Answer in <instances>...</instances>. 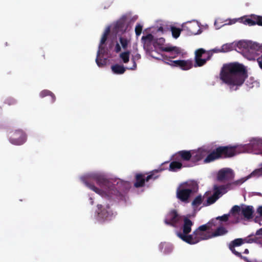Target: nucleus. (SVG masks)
Returning <instances> with one entry per match:
<instances>
[{
	"mask_svg": "<svg viewBox=\"0 0 262 262\" xmlns=\"http://www.w3.org/2000/svg\"><path fill=\"white\" fill-rule=\"evenodd\" d=\"M164 34L162 27L152 28L150 33L142 37L143 48L151 57L162 60L165 63L172 67H179L182 70H188L193 66L192 60L171 59L177 57L182 54L181 49L171 45H165V39L161 37Z\"/></svg>",
	"mask_w": 262,
	"mask_h": 262,
	"instance_id": "nucleus-1",
	"label": "nucleus"
},
{
	"mask_svg": "<svg viewBox=\"0 0 262 262\" xmlns=\"http://www.w3.org/2000/svg\"><path fill=\"white\" fill-rule=\"evenodd\" d=\"M84 185L106 200L115 199L128 186L127 182L119 179L115 184L105 178L103 173L99 171H90L79 177Z\"/></svg>",
	"mask_w": 262,
	"mask_h": 262,
	"instance_id": "nucleus-2",
	"label": "nucleus"
},
{
	"mask_svg": "<svg viewBox=\"0 0 262 262\" xmlns=\"http://www.w3.org/2000/svg\"><path fill=\"white\" fill-rule=\"evenodd\" d=\"M110 27H106L101 37L95 59L98 67L106 64L107 59L112 52L116 53L126 50L131 42V33L118 34L115 37L108 38Z\"/></svg>",
	"mask_w": 262,
	"mask_h": 262,
	"instance_id": "nucleus-3",
	"label": "nucleus"
},
{
	"mask_svg": "<svg viewBox=\"0 0 262 262\" xmlns=\"http://www.w3.org/2000/svg\"><path fill=\"white\" fill-rule=\"evenodd\" d=\"M247 77V68L238 62L224 64L220 74V79L231 91L237 90Z\"/></svg>",
	"mask_w": 262,
	"mask_h": 262,
	"instance_id": "nucleus-4",
	"label": "nucleus"
},
{
	"mask_svg": "<svg viewBox=\"0 0 262 262\" xmlns=\"http://www.w3.org/2000/svg\"><path fill=\"white\" fill-rule=\"evenodd\" d=\"M192 225L193 223L190 219L188 217L184 218L181 230L176 233L177 236L190 245H194L201 241L212 237L211 234V231L213 229L212 222H209L206 224L200 226L192 234H190Z\"/></svg>",
	"mask_w": 262,
	"mask_h": 262,
	"instance_id": "nucleus-5",
	"label": "nucleus"
},
{
	"mask_svg": "<svg viewBox=\"0 0 262 262\" xmlns=\"http://www.w3.org/2000/svg\"><path fill=\"white\" fill-rule=\"evenodd\" d=\"M249 143L243 144V146H245L244 152L262 155V137H252L249 139ZM261 176H262V163L259 165L258 168L253 170L250 174L236 181V184H242L250 178H257Z\"/></svg>",
	"mask_w": 262,
	"mask_h": 262,
	"instance_id": "nucleus-6",
	"label": "nucleus"
},
{
	"mask_svg": "<svg viewBox=\"0 0 262 262\" xmlns=\"http://www.w3.org/2000/svg\"><path fill=\"white\" fill-rule=\"evenodd\" d=\"M238 49L243 56L249 60L257 59L259 67L262 69V43L251 40L238 41Z\"/></svg>",
	"mask_w": 262,
	"mask_h": 262,
	"instance_id": "nucleus-7",
	"label": "nucleus"
},
{
	"mask_svg": "<svg viewBox=\"0 0 262 262\" xmlns=\"http://www.w3.org/2000/svg\"><path fill=\"white\" fill-rule=\"evenodd\" d=\"M244 147L242 144H235L233 146L219 147L207 156L204 160V162L208 163L220 158H230L245 152Z\"/></svg>",
	"mask_w": 262,
	"mask_h": 262,
	"instance_id": "nucleus-8",
	"label": "nucleus"
},
{
	"mask_svg": "<svg viewBox=\"0 0 262 262\" xmlns=\"http://www.w3.org/2000/svg\"><path fill=\"white\" fill-rule=\"evenodd\" d=\"M196 189L197 184L194 181H188L182 183L177 189V198L184 203H188Z\"/></svg>",
	"mask_w": 262,
	"mask_h": 262,
	"instance_id": "nucleus-9",
	"label": "nucleus"
},
{
	"mask_svg": "<svg viewBox=\"0 0 262 262\" xmlns=\"http://www.w3.org/2000/svg\"><path fill=\"white\" fill-rule=\"evenodd\" d=\"M116 215V212L110 205L100 204L97 206L93 219L99 223H103L113 220Z\"/></svg>",
	"mask_w": 262,
	"mask_h": 262,
	"instance_id": "nucleus-10",
	"label": "nucleus"
},
{
	"mask_svg": "<svg viewBox=\"0 0 262 262\" xmlns=\"http://www.w3.org/2000/svg\"><path fill=\"white\" fill-rule=\"evenodd\" d=\"M256 236L262 235V228L257 230L255 233ZM255 243L262 248V242L261 238L259 237L255 236L251 237V236L244 238H237L232 242L229 245L230 250L236 256H241V253L238 252L236 250V248H238L241 245L244 243Z\"/></svg>",
	"mask_w": 262,
	"mask_h": 262,
	"instance_id": "nucleus-11",
	"label": "nucleus"
},
{
	"mask_svg": "<svg viewBox=\"0 0 262 262\" xmlns=\"http://www.w3.org/2000/svg\"><path fill=\"white\" fill-rule=\"evenodd\" d=\"M8 141L12 145L20 146L27 140L26 133L22 129H16L10 131L8 134Z\"/></svg>",
	"mask_w": 262,
	"mask_h": 262,
	"instance_id": "nucleus-12",
	"label": "nucleus"
},
{
	"mask_svg": "<svg viewBox=\"0 0 262 262\" xmlns=\"http://www.w3.org/2000/svg\"><path fill=\"white\" fill-rule=\"evenodd\" d=\"M253 212V206L243 204L240 206L235 205L231 209V212L233 214V216L237 217L236 222L239 221V219L237 216L239 215H243L246 219L252 218Z\"/></svg>",
	"mask_w": 262,
	"mask_h": 262,
	"instance_id": "nucleus-13",
	"label": "nucleus"
},
{
	"mask_svg": "<svg viewBox=\"0 0 262 262\" xmlns=\"http://www.w3.org/2000/svg\"><path fill=\"white\" fill-rule=\"evenodd\" d=\"M181 27L182 30L188 35H199L202 32L200 24L196 20L185 22L182 24Z\"/></svg>",
	"mask_w": 262,
	"mask_h": 262,
	"instance_id": "nucleus-14",
	"label": "nucleus"
},
{
	"mask_svg": "<svg viewBox=\"0 0 262 262\" xmlns=\"http://www.w3.org/2000/svg\"><path fill=\"white\" fill-rule=\"evenodd\" d=\"M164 169L165 168L160 166L158 168L151 171L149 174L145 178L143 174L137 173L136 175V182L135 183V186L136 187H142L144 185L145 181L147 182L150 179L155 180L157 179L159 177V174H158V173L163 171Z\"/></svg>",
	"mask_w": 262,
	"mask_h": 262,
	"instance_id": "nucleus-15",
	"label": "nucleus"
},
{
	"mask_svg": "<svg viewBox=\"0 0 262 262\" xmlns=\"http://www.w3.org/2000/svg\"><path fill=\"white\" fill-rule=\"evenodd\" d=\"M108 27H110V29L112 28L118 34H120L119 33H121L120 34L130 33L131 27L129 26L123 16Z\"/></svg>",
	"mask_w": 262,
	"mask_h": 262,
	"instance_id": "nucleus-16",
	"label": "nucleus"
},
{
	"mask_svg": "<svg viewBox=\"0 0 262 262\" xmlns=\"http://www.w3.org/2000/svg\"><path fill=\"white\" fill-rule=\"evenodd\" d=\"M186 217H183L179 214L174 210L170 211L166 215L164 222L167 225L173 227L178 226ZM184 222H183V224Z\"/></svg>",
	"mask_w": 262,
	"mask_h": 262,
	"instance_id": "nucleus-17",
	"label": "nucleus"
},
{
	"mask_svg": "<svg viewBox=\"0 0 262 262\" xmlns=\"http://www.w3.org/2000/svg\"><path fill=\"white\" fill-rule=\"evenodd\" d=\"M227 187L225 186H214V190L212 195L208 196L206 202H205V206L210 205L216 202L223 194L227 192Z\"/></svg>",
	"mask_w": 262,
	"mask_h": 262,
	"instance_id": "nucleus-18",
	"label": "nucleus"
},
{
	"mask_svg": "<svg viewBox=\"0 0 262 262\" xmlns=\"http://www.w3.org/2000/svg\"><path fill=\"white\" fill-rule=\"evenodd\" d=\"M207 51L203 48H200L195 51L194 54V67H200L205 65L206 62L210 60L208 58Z\"/></svg>",
	"mask_w": 262,
	"mask_h": 262,
	"instance_id": "nucleus-19",
	"label": "nucleus"
},
{
	"mask_svg": "<svg viewBox=\"0 0 262 262\" xmlns=\"http://www.w3.org/2000/svg\"><path fill=\"white\" fill-rule=\"evenodd\" d=\"M234 177L233 170L228 167L220 169L216 173V179L222 182L232 179Z\"/></svg>",
	"mask_w": 262,
	"mask_h": 262,
	"instance_id": "nucleus-20",
	"label": "nucleus"
},
{
	"mask_svg": "<svg viewBox=\"0 0 262 262\" xmlns=\"http://www.w3.org/2000/svg\"><path fill=\"white\" fill-rule=\"evenodd\" d=\"M210 148L207 146H203L196 149L192 150V160L194 162H198L203 159L206 156L209 154Z\"/></svg>",
	"mask_w": 262,
	"mask_h": 262,
	"instance_id": "nucleus-21",
	"label": "nucleus"
},
{
	"mask_svg": "<svg viewBox=\"0 0 262 262\" xmlns=\"http://www.w3.org/2000/svg\"><path fill=\"white\" fill-rule=\"evenodd\" d=\"M38 96L40 98H44L46 97H48L49 101L51 103H54L56 99L55 94L52 92L47 89H44L40 91L38 94Z\"/></svg>",
	"mask_w": 262,
	"mask_h": 262,
	"instance_id": "nucleus-22",
	"label": "nucleus"
},
{
	"mask_svg": "<svg viewBox=\"0 0 262 262\" xmlns=\"http://www.w3.org/2000/svg\"><path fill=\"white\" fill-rule=\"evenodd\" d=\"M173 245L168 242H161L158 245L159 250L164 254H169L173 250Z\"/></svg>",
	"mask_w": 262,
	"mask_h": 262,
	"instance_id": "nucleus-23",
	"label": "nucleus"
},
{
	"mask_svg": "<svg viewBox=\"0 0 262 262\" xmlns=\"http://www.w3.org/2000/svg\"><path fill=\"white\" fill-rule=\"evenodd\" d=\"M127 67H125L123 65L115 63L111 66V69L113 74L119 75L125 73Z\"/></svg>",
	"mask_w": 262,
	"mask_h": 262,
	"instance_id": "nucleus-24",
	"label": "nucleus"
},
{
	"mask_svg": "<svg viewBox=\"0 0 262 262\" xmlns=\"http://www.w3.org/2000/svg\"><path fill=\"white\" fill-rule=\"evenodd\" d=\"M190 166H191V165L183 164L179 161H172L170 163L168 169L170 171L176 172L181 169L183 167Z\"/></svg>",
	"mask_w": 262,
	"mask_h": 262,
	"instance_id": "nucleus-25",
	"label": "nucleus"
},
{
	"mask_svg": "<svg viewBox=\"0 0 262 262\" xmlns=\"http://www.w3.org/2000/svg\"><path fill=\"white\" fill-rule=\"evenodd\" d=\"M177 156L184 161H188L191 159H192V150L179 151L177 152Z\"/></svg>",
	"mask_w": 262,
	"mask_h": 262,
	"instance_id": "nucleus-26",
	"label": "nucleus"
},
{
	"mask_svg": "<svg viewBox=\"0 0 262 262\" xmlns=\"http://www.w3.org/2000/svg\"><path fill=\"white\" fill-rule=\"evenodd\" d=\"M238 41H234L231 43H227L221 46V50L222 53L230 52L236 48L238 49Z\"/></svg>",
	"mask_w": 262,
	"mask_h": 262,
	"instance_id": "nucleus-27",
	"label": "nucleus"
},
{
	"mask_svg": "<svg viewBox=\"0 0 262 262\" xmlns=\"http://www.w3.org/2000/svg\"><path fill=\"white\" fill-rule=\"evenodd\" d=\"M122 16L129 26L131 24L136 21L138 18L137 15L133 14L131 13H127Z\"/></svg>",
	"mask_w": 262,
	"mask_h": 262,
	"instance_id": "nucleus-28",
	"label": "nucleus"
},
{
	"mask_svg": "<svg viewBox=\"0 0 262 262\" xmlns=\"http://www.w3.org/2000/svg\"><path fill=\"white\" fill-rule=\"evenodd\" d=\"M119 58L121 62L124 64L127 63L130 59V52L126 51L121 53L119 55Z\"/></svg>",
	"mask_w": 262,
	"mask_h": 262,
	"instance_id": "nucleus-29",
	"label": "nucleus"
},
{
	"mask_svg": "<svg viewBox=\"0 0 262 262\" xmlns=\"http://www.w3.org/2000/svg\"><path fill=\"white\" fill-rule=\"evenodd\" d=\"M205 195H206V194ZM205 195L203 196L198 195L194 198L191 203V205L194 210L198 209V207L202 204L203 201L205 199Z\"/></svg>",
	"mask_w": 262,
	"mask_h": 262,
	"instance_id": "nucleus-30",
	"label": "nucleus"
},
{
	"mask_svg": "<svg viewBox=\"0 0 262 262\" xmlns=\"http://www.w3.org/2000/svg\"><path fill=\"white\" fill-rule=\"evenodd\" d=\"M141 58V56L139 54L137 53L135 55L133 56L131 58L132 65L128 66L127 67L128 70H135L137 68V64L136 62V60H138Z\"/></svg>",
	"mask_w": 262,
	"mask_h": 262,
	"instance_id": "nucleus-31",
	"label": "nucleus"
},
{
	"mask_svg": "<svg viewBox=\"0 0 262 262\" xmlns=\"http://www.w3.org/2000/svg\"><path fill=\"white\" fill-rule=\"evenodd\" d=\"M227 232V229L222 226H219L217 228L216 230L212 232L211 231V234L213 237L221 236L225 234Z\"/></svg>",
	"mask_w": 262,
	"mask_h": 262,
	"instance_id": "nucleus-32",
	"label": "nucleus"
},
{
	"mask_svg": "<svg viewBox=\"0 0 262 262\" xmlns=\"http://www.w3.org/2000/svg\"><path fill=\"white\" fill-rule=\"evenodd\" d=\"M251 16L253 26L257 25L262 26V16L257 15L255 14H251Z\"/></svg>",
	"mask_w": 262,
	"mask_h": 262,
	"instance_id": "nucleus-33",
	"label": "nucleus"
},
{
	"mask_svg": "<svg viewBox=\"0 0 262 262\" xmlns=\"http://www.w3.org/2000/svg\"><path fill=\"white\" fill-rule=\"evenodd\" d=\"M239 20H240V23H241L244 25H248L249 26H253L252 22V20L251 15H248V16H245L243 17H241L239 18Z\"/></svg>",
	"mask_w": 262,
	"mask_h": 262,
	"instance_id": "nucleus-34",
	"label": "nucleus"
},
{
	"mask_svg": "<svg viewBox=\"0 0 262 262\" xmlns=\"http://www.w3.org/2000/svg\"><path fill=\"white\" fill-rule=\"evenodd\" d=\"M230 215H232L233 216V214L231 212V211H230V212L228 214H224L223 215H222L221 216L217 217L214 220H212L211 222H212V225H213V226L214 227L215 226V223L218 220H220L222 221H227L228 219L229 216Z\"/></svg>",
	"mask_w": 262,
	"mask_h": 262,
	"instance_id": "nucleus-35",
	"label": "nucleus"
},
{
	"mask_svg": "<svg viewBox=\"0 0 262 262\" xmlns=\"http://www.w3.org/2000/svg\"><path fill=\"white\" fill-rule=\"evenodd\" d=\"M222 53L221 47H216L211 50H208L207 54H208V58L211 59L212 56L214 53Z\"/></svg>",
	"mask_w": 262,
	"mask_h": 262,
	"instance_id": "nucleus-36",
	"label": "nucleus"
},
{
	"mask_svg": "<svg viewBox=\"0 0 262 262\" xmlns=\"http://www.w3.org/2000/svg\"><path fill=\"white\" fill-rule=\"evenodd\" d=\"M171 33H172V36L175 38H177L179 37V36L180 35L181 31L182 30V29L181 30L179 28L172 27H171Z\"/></svg>",
	"mask_w": 262,
	"mask_h": 262,
	"instance_id": "nucleus-37",
	"label": "nucleus"
},
{
	"mask_svg": "<svg viewBox=\"0 0 262 262\" xmlns=\"http://www.w3.org/2000/svg\"><path fill=\"white\" fill-rule=\"evenodd\" d=\"M143 28V25L141 23H138L137 24L136 27H135V33L137 37L139 36L142 31Z\"/></svg>",
	"mask_w": 262,
	"mask_h": 262,
	"instance_id": "nucleus-38",
	"label": "nucleus"
},
{
	"mask_svg": "<svg viewBox=\"0 0 262 262\" xmlns=\"http://www.w3.org/2000/svg\"><path fill=\"white\" fill-rule=\"evenodd\" d=\"M247 85L250 88H253L254 86H258V83L256 81H253V79L250 78L249 80L247 81Z\"/></svg>",
	"mask_w": 262,
	"mask_h": 262,
	"instance_id": "nucleus-39",
	"label": "nucleus"
},
{
	"mask_svg": "<svg viewBox=\"0 0 262 262\" xmlns=\"http://www.w3.org/2000/svg\"><path fill=\"white\" fill-rule=\"evenodd\" d=\"M237 21L240 22L239 18L230 19L225 21V25H231L235 24Z\"/></svg>",
	"mask_w": 262,
	"mask_h": 262,
	"instance_id": "nucleus-40",
	"label": "nucleus"
},
{
	"mask_svg": "<svg viewBox=\"0 0 262 262\" xmlns=\"http://www.w3.org/2000/svg\"><path fill=\"white\" fill-rule=\"evenodd\" d=\"M221 19H217L215 20V22H214V26L216 28V29H220L222 26H224L225 25V24H222V25H219L218 24L219 22V21H221Z\"/></svg>",
	"mask_w": 262,
	"mask_h": 262,
	"instance_id": "nucleus-41",
	"label": "nucleus"
},
{
	"mask_svg": "<svg viewBox=\"0 0 262 262\" xmlns=\"http://www.w3.org/2000/svg\"><path fill=\"white\" fill-rule=\"evenodd\" d=\"M257 212L259 214L260 217L262 219V206L259 207L257 209Z\"/></svg>",
	"mask_w": 262,
	"mask_h": 262,
	"instance_id": "nucleus-42",
	"label": "nucleus"
},
{
	"mask_svg": "<svg viewBox=\"0 0 262 262\" xmlns=\"http://www.w3.org/2000/svg\"><path fill=\"white\" fill-rule=\"evenodd\" d=\"M90 201H91V202H90L91 204V205H93V203H94V201H93V199H92V198H90Z\"/></svg>",
	"mask_w": 262,
	"mask_h": 262,
	"instance_id": "nucleus-43",
	"label": "nucleus"
},
{
	"mask_svg": "<svg viewBox=\"0 0 262 262\" xmlns=\"http://www.w3.org/2000/svg\"><path fill=\"white\" fill-rule=\"evenodd\" d=\"M244 253L245 254H248L249 253V251L247 249H246L244 252Z\"/></svg>",
	"mask_w": 262,
	"mask_h": 262,
	"instance_id": "nucleus-44",
	"label": "nucleus"
},
{
	"mask_svg": "<svg viewBox=\"0 0 262 262\" xmlns=\"http://www.w3.org/2000/svg\"><path fill=\"white\" fill-rule=\"evenodd\" d=\"M14 102H15V100H12V102H11V103H10V102H8V103L9 104H11L14 103Z\"/></svg>",
	"mask_w": 262,
	"mask_h": 262,
	"instance_id": "nucleus-45",
	"label": "nucleus"
},
{
	"mask_svg": "<svg viewBox=\"0 0 262 262\" xmlns=\"http://www.w3.org/2000/svg\"><path fill=\"white\" fill-rule=\"evenodd\" d=\"M203 58H204V56H200V59H203Z\"/></svg>",
	"mask_w": 262,
	"mask_h": 262,
	"instance_id": "nucleus-46",
	"label": "nucleus"
},
{
	"mask_svg": "<svg viewBox=\"0 0 262 262\" xmlns=\"http://www.w3.org/2000/svg\"><path fill=\"white\" fill-rule=\"evenodd\" d=\"M208 26H204V28H207Z\"/></svg>",
	"mask_w": 262,
	"mask_h": 262,
	"instance_id": "nucleus-47",
	"label": "nucleus"
}]
</instances>
